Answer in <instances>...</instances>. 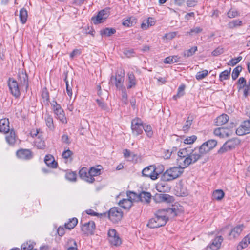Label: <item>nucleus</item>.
Instances as JSON below:
<instances>
[{"instance_id": "1", "label": "nucleus", "mask_w": 250, "mask_h": 250, "mask_svg": "<svg viewBox=\"0 0 250 250\" xmlns=\"http://www.w3.org/2000/svg\"><path fill=\"white\" fill-rule=\"evenodd\" d=\"M182 169L180 167H171L163 173L162 179L164 181H170L176 179L183 173Z\"/></svg>"}, {"instance_id": "2", "label": "nucleus", "mask_w": 250, "mask_h": 250, "mask_svg": "<svg viewBox=\"0 0 250 250\" xmlns=\"http://www.w3.org/2000/svg\"><path fill=\"white\" fill-rule=\"evenodd\" d=\"M189 151L188 147L180 149L177 152L178 158L177 159V163L179 165V167L182 168H186L188 166V158Z\"/></svg>"}, {"instance_id": "3", "label": "nucleus", "mask_w": 250, "mask_h": 250, "mask_svg": "<svg viewBox=\"0 0 250 250\" xmlns=\"http://www.w3.org/2000/svg\"><path fill=\"white\" fill-rule=\"evenodd\" d=\"M177 208V207L175 206H172L171 208L160 209L155 212L154 215L158 216V217L166 220V221L167 222L168 220V217L167 216V213L170 214L172 217H175L178 215V211Z\"/></svg>"}, {"instance_id": "4", "label": "nucleus", "mask_w": 250, "mask_h": 250, "mask_svg": "<svg viewBox=\"0 0 250 250\" xmlns=\"http://www.w3.org/2000/svg\"><path fill=\"white\" fill-rule=\"evenodd\" d=\"M123 213L118 207H113L108 211V218L114 223L119 222L123 217Z\"/></svg>"}, {"instance_id": "5", "label": "nucleus", "mask_w": 250, "mask_h": 250, "mask_svg": "<svg viewBox=\"0 0 250 250\" xmlns=\"http://www.w3.org/2000/svg\"><path fill=\"white\" fill-rule=\"evenodd\" d=\"M144 125L143 122L139 118H136L131 121V129L134 135L138 136L143 133Z\"/></svg>"}, {"instance_id": "6", "label": "nucleus", "mask_w": 250, "mask_h": 250, "mask_svg": "<svg viewBox=\"0 0 250 250\" xmlns=\"http://www.w3.org/2000/svg\"><path fill=\"white\" fill-rule=\"evenodd\" d=\"M109 9L105 8L99 11L97 15L92 18L93 23L97 24L103 22L109 16Z\"/></svg>"}, {"instance_id": "7", "label": "nucleus", "mask_w": 250, "mask_h": 250, "mask_svg": "<svg viewBox=\"0 0 250 250\" xmlns=\"http://www.w3.org/2000/svg\"><path fill=\"white\" fill-rule=\"evenodd\" d=\"M8 85L11 93L15 97H18L20 95V84L13 78H9L8 81Z\"/></svg>"}, {"instance_id": "8", "label": "nucleus", "mask_w": 250, "mask_h": 250, "mask_svg": "<svg viewBox=\"0 0 250 250\" xmlns=\"http://www.w3.org/2000/svg\"><path fill=\"white\" fill-rule=\"evenodd\" d=\"M167 223L166 220L161 219L158 216H155L149 220L147 226L152 229L158 228L165 226Z\"/></svg>"}, {"instance_id": "9", "label": "nucleus", "mask_w": 250, "mask_h": 250, "mask_svg": "<svg viewBox=\"0 0 250 250\" xmlns=\"http://www.w3.org/2000/svg\"><path fill=\"white\" fill-rule=\"evenodd\" d=\"M108 240L112 245L118 246L121 244V240L115 229H110L108 232Z\"/></svg>"}, {"instance_id": "10", "label": "nucleus", "mask_w": 250, "mask_h": 250, "mask_svg": "<svg viewBox=\"0 0 250 250\" xmlns=\"http://www.w3.org/2000/svg\"><path fill=\"white\" fill-rule=\"evenodd\" d=\"M155 165H150L144 168L142 171V174L143 177L149 178L151 180L157 179L156 174H155Z\"/></svg>"}, {"instance_id": "11", "label": "nucleus", "mask_w": 250, "mask_h": 250, "mask_svg": "<svg viewBox=\"0 0 250 250\" xmlns=\"http://www.w3.org/2000/svg\"><path fill=\"white\" fill-rule=\"evenodd\" d=\"M95 224L94 221H90L82 224L81 230L85 234L93 235L95 229Z\"/></svg>"}, {"instance_id": "12", "label": "nucleus", "mask_w": 250, "mask_h": 250, "mask_svg": "<svg viewBox=\"0 0 250 250\" xmlns=\"http://www.w3.org/2000/svg\"><path fill=\"white\" fill-rule=\"evenodd\" d=\"M249 133H250V120L244 121L236 130V134L239 136H242Z\"/></svg>"}, {"instance_id": "13", "label": "nucleus", "mask_w": 250, "mask_h": 250, "mask_svg": "<svg viewBox=\"0 0 250 250\" xmlns=\"http://www.w3.org/2000/svg\"><path fill=\"white\" fill-rule=\"evenodd\" d=\"M16 155L18 158L25 160H29L33 158V153L30 149H20L17 151Z\"/></svg>"}, {"instance_id": "14", "label": "nucleus", "mask_w": 250, "mask_h": 250, "mask_svg": "<svg viewBox=\"0 0 250 250\" xmlns=\"http://www.w3.org/2000/svg\"><path fill=\"white\" fill-rule=\"evenodd\" d=\"M124 72L121 71L120 74H118L115 76H112L110 78V82L112 83L113 81H115V86L117 88L121 89L123 88V83L124 81Z\"/></svg>"}, {"instance_id": "15", "label": "nucleus", "mask_w": 250, "mask_h": 250, "mask_svg": "<svg viewBox=\"0 0 250 250\" xmlns=\"http://www.w3.org/2000/svg\"><path fill=\"white\" fill-rule=\"evenodd\" d=\"M188 151L190 153L188 155V158L190 159L188 162L189 166L190 165L196 163L198 160L200 159L202 157L201 156V154L198 153L197 148L192 149L190 147H188Z\"/></svg>"}, {"instance_id": "16", "label": "nucleus", "mask_w": 250, "mask_h": 250, "mask_svg": "<svg viewBox=\"0 0 250 250\" xmlns=\"http://www.w3.org/2000/svg\"><path fill=\"white\" fill-rule=\"evenodd\" d=\"M79 175L81 179L87 182L92 183L95 181V179L90 176L89 171L86 167L82 168L79 170Z\"/></svg>"}, {"instance_id": "17", "label": "nucleus", "mask_w": 250, "mask_h": 250, "mask_svg": "<svg viewBox=\"0 0 250 250\" xmlns=\"http://www.w3.org/2000/svg\"><path fill=\"white\" fill-rule=\"evenodd\" d=\"M244 228V226L243 224L238 225L235 227L231 230L230 231H229L228 233L229 239H232L238 237L241 233Z\"/></svg>"}, {"instance_id": "18", "label": "nucleus", "mask_w": 250, "mask_h": 250, "mask_svg": "<svg viewBox=\"0 0 250 250\" xmlns=\"http://www.w3.org/2000/svg\"><path fill=\"white\" fill-rule=\"evenodd\" d=\"M18 81L21 87H24L27 90L28 87V77L25 72L21 71L18 74Z\"/></svg>"}, {"instance_id": "19", "label": "nucleus", "mask_w": 250, "mask_h": 250, "mask_svg": "<svg viewBox=\"0 0 250 250\" xmlns=\"http://www.w3.org/2000/svg\"><path fill=\"white\" fill-rule=\"evenodd\" d=\"M154 199L157 202L172 203L173 201V197L172 196L165 193L156 194Z\"/></svg>"}, {"instance_id": "20", "label": "nucleus", "mask_w": 250, "mask_h": 250, "mask_svg": "<svg viewBox=\"0 0 250 250\" xmlns=\"http://www.w3.org/2000/svg\"><path fill=\"white\" fill-rule=\"evenodd\" d=\"M223 240L221 236L215 238L212 243L206 248V250H217L220 247Z\"/></svg>"}, {"instance_id": "21", "label": "nucleus", "mask_w": 250, "mask_h": 250, "mask_svg": "<svg viewBox=\"0 0 250 250\" xmlns=\"http://www.w3.org/2000/svg\"><path fill=\"white\" fill-rule=\"evenodd\" d=\"M54 112L57 118L62 123H67V119L65 116L64 112L60 106H57V108L54 109Z\"/></svg>"}, {"instance_id": "22", "label": "nucleus", "mask_w": 250, "mask_h": 250, "mask_svg": "<svg viewBox=\"0 0 250 250\" xmlns=\"http://www.w3.org/2000/svg\"><path fill=\"white\" fill-rule=\"evenodd\" d=\"M151 195L148 192L142 191L138 196V200L141 202L148 204L151 199Z\"/></svg>"}, {"instance_id": "23", "label": "nucleus", "mask_w": 250, "mask_h": 250, "mask_svg": "<svg viewBox=\"0 0 250 250\" xmlns=\"http://www.w3.org/2000/svg\"><path fill=\"white\" fill-rule=\"evenodd\" d=\"M4 133L6 134L5 139L6 142L10 145H13L16 142L15 133L13 129Z\"/></svg>"}, {"instance_id": "24", "label": "nucleus", "mask_w": 250, "mask_h": 250, "mask_svg": "<svg viewBox=\"0 0 250 250\" xmlns=\"http://www.w3.org/2000/svg\"><path fill=\"white\" fill-rule=\"evenodd\" d=\"M44 162L47 166L51 168H56L58 166L57 162L55 161L53 156L50 154L45 156Z\"/></svg>"}, {"instance_id": "25", "label": "nucleus", "mask_w": 250, "mask_h": 250, "mask_svg": "<svg viewBox=\"0 0 250 250\" xmlns=\"http://www.w3.org/2000/svg\"><path fill=\"white\" fill-rule=\"evenodd\" d=\"M250 243V233L246 236L242 241L239 243L237 247V250H242L243 249L247 247Z\"/></svg>"}, {"instance_id": "26", "label": "nucleus", "mask_w": 250, "mask_h": 250, "mask_svg": "<svg viewBox=\"0 0 250 250\" xmlns=\"http://www.w3.org/2000/svg\"><path fill=\"white\" fill-rule=\"evenodd\" d=\"M8 119H2L0 120V132L6 133L10 131Z\"/></svg>"}, {"instance_id": "27", "label": "nucleus", "mask_w": 250, "mask_h": 250, "mask_svg": "<svg viewBox=\"0 0 250 250\" xmlns=\"http://www.w3.org/2000/svg\"><path fill=\"white\" fill-rule=\"evenodd\" d=\"M229 120V117L225 114L218 116L215 120V125L217 126H221L226 124Z\"/></svg>"}, {"instance_id": "28", "label": "nucleus", "mask_w": 250, "mask_h": 250, "mask_svg": "<svg viewBox=\"0 0 250 250\" xmlns=\"http://www.w3.org/2000/svg\"><path fill=\"white\" fill-rule=\"evenodd\" d=\"M128 79V84L127 86V89H130L135 87L136 84V80L133 72H129L127 74Z\"/></svg>"}, {"instance_id": "29", "label": "nucleus", "mask_w": 250, "mask_h": 250, "mask_svg": "<svg viewBox=\"0 0 250 250\" xmlns=\"http://www.w3.org/2000/svg\"><path fill=\"white\" fill-rule=\"evenodd\" d=\"M119 205L124 209L128 210L131 207L132 203L129 199H123L119 201Z\"/></svg>"}, {"instance_id": "30", "label": "nucleus", "mask_w": 250, "mask_h": 250, "mask_svg": "<svg viewBox=\"0 0 250 250\" xmlns=\"http://www.w3.org/2000/svg\"><path fill=\"white\" fill-rule=\"evenodd\" d=\"M102 169V167L100 165L97 166L96 167H91L89 169L91 177L94 178L95 176L100 175Z\"/></svg>"}, {"instance_id": "31", "label": "nucleus", "mask_w": 250, "mask_h": 250, "mask_svg": "<svg viewBox=\"0 0 250 250\" xmlns=\"http://www.w3.org/2000/svg\"><path fill=\"white\" fill-rule=\"evenodd\" d=\"M137 21V19L135 17L131 16L128 18L126 20L124 21L122 24L125 26L130 27L135 24Z\"/></svg>"}, {"instance_id": "32", "label": "nucleus", "mask_w": 250, "mask_h": 250, "mask_svg": "<svg viewBox=\"0 0 250 250\" xmlns=\"http://www.w3.org/2000/svg\"><path fill=\"white\" fill-rule=\"evenodd\" d=\"M155 24V21L153 18L149 17L146 21H144L141 25V27L144 29L146 30L149 26H152Z\"/></svg>"}, {"instance_id": "33", "label": "nucleus", "mask_w": 250, "mask_h": 250, "mask_svg": "<svg viewBox=\"0 0 250 250\" xmlns=\"http://www.w3.org/2000/svg\"><path fill=\"white\" fill-rule=\"evenodd\" d=\"M239 144V142L237 139H230L225 143V146H227L229 150L235 148V147Z\"/></svg>"}, {"instance_id": "34", "label": "nucleus", "mask_w": 250, "mask_h": 250, "mask_svg": "<svg viewBox=\"0 0 250 250\" xmlns=\"http://www.w3.org/2000/svg\"><path fill=\"white\" fill-rule=\"evenodd\" d=\"M116 29L114 28H106L100 31V34L103 36L109 37L116 33Z\"/></svg>"}, {"instance_id": "35", "label": "nucleus", "mask_w": 250, "mask_h": 250, "mask_svg": "<svg viewBox=\"0 0 250 250\" xmlns=\"http://www.w3.org/2000/svg\"><path fill=\"white\" fill-rule=\"evenodd\" d=\"M78 223V219L76 218L70 219L67 223H65L64 227L65 229H73Z\"/></svg>"}, {"instance_id": "36", "label": "nucleus", "mask_w": 250, "mask_h": 250, "mask_svg": "<svg viewBox=\"0 0 250 250\" xmlns=\"http://www.w3.org/2000/svg\"><path fill=\"white\" fill-rule=\"evenodd\" d=\"M197 51V47L193 46L189 49L184 50L182 54L184 57L187 58L193 56Z\"/></svg>"}, {"instance_id": "37", "label": "nucleus", "mask_w": 250, "mask_h": 250, "mask_svg": "<svg viewBox=\"0 0 250 250\" xmlns=\"http://www.w3.org/2000/svg\"><path fill=\"white\" fill-rule=\"evenodd\" d=\"M45 121L47 126L51 130L54 128L53 119L52 116L49 114L45 115Z\"/></svg>"}, {"instance_id": "38", "label": "nucleus", "mask_w": 250, "mask_h": 250, "mask_svg": "<svg viewBox=\"0 0 250 250\" xmlns=\"http://www.w3.org/2000/svg\"><path fill=\"white\" fill-rule=\"evenodd\" d=\"M28 17V13L26 9L23 8L20 11V18L21 22L22 24L25 23Z\"/></svg>"}, {"instance_id": "39", "label": "nucleus", "mask_w": 250, "mask_h": 250, "mask_svg": "<svg viewBox=\"0 0 250 250\" xmlns=\"http://www.w3.org/2000/svg\"><path fill=\"white\" fill-rule=\"evenodd\" d=\"M231 68H229V70H226L222 72L219 75V80L220 81L224 80H228L230 78Z\"/></svg>"}, {"instance_id": "40", "label": "nucleus", "mask_w": 250, "mask_h": 250, "mask_svg": "<svg viewBox=\"0 0 250 250\" xmlns=\"http://www.w3.org/2000/svg\"><path fill=\"white\" fill-rule=\"evenodd\" d=\"M197 151H198V153L201 154V156L202 157L204 155L208 153L210 150L208 147V146L206 145L205 143H204L201 146H200L199 148L197 149Z\"/></svg>"}, {"instance_id": "41", "label": "nucleus", "mask_w": 250, "mask_h": 250, "mask_svg": "<svg viewBox=\"0 0 250 250\" xmlns=\"http://www.w3.org/2000/svg\"><path fill=\"white\" fill-rule=\"evenodd\" d=\"M212 196L214 199L221 200L224 196V193L222 190L217 189L213 192Z\"/></svg>"}, {"instance_id": "42", "label": "nucleus", "mask_w": 250, "mask_h": 250, "mask_svg": "<svg viewBox=\"0 0 250 250\" xmlns=\"http://www.w3.org/2000/svg\"><path fill=\"white\" fill-rule=\"evenodd\" d=\"M35 145L39 149H43L45 147V142L40 137H38L35 140Z\"/></svg>"}, {"instance_id": "43", "label": "nucleus", "mask_w": 250, "mask_h": 250, "mask_svg": "<svg viewBox=\"0 0 250 250\" xmlns=\"http://www.w3.org/2000/svg\"><path fill=\"white\" fill-rule=\"evenodd\" d=\"M65 177L67 180L71 182H76L77 180V174L75 172H68Z\"/></svg>"}, {"instance_id": "44", "label": "nucleus", "mask_w": 250, "mask_h": 250, "mask_svg": "<svg viewBox=\"0 0 250 250\" xmlns=\"http://www.w3.org/2000/svg\"><path fill=\"white\" fill-rule=\"evenodd\" d=\"M242 70V67L240 65L237 66L236 67H235L232 71V79L233 80H236L239 76L240 72Z\"/></svg>"}, {"instance_id": "45", "label": "nucleus", "mask_w": 250, "mask_h": 250, "mask_svg": "<svg viewBox=\"0 0 250 250\" xmlns=\"http://www.w3.org/2000/svg\"><path fill=\"white\" fill-rule=\"evenodd\" d=\"M242 24V21L238 20H233L232 21L229 22L228 25V27L230 29H233L236 27L240 26Z\"/></svg>"}, {"instance_id": "46", "label": "nucleus", "mask_w": 250, "mask_h": 250, "mask_svg": "<svg viewBox=\"0 0 250 250\" xmlns=\"http://www.w3.org/2000/svg\"><path fill=\"white\" fill-rule=\"evenodd\" d=\"M64 82L66 83V92L68 95L71 98L72 96V84L70 85L68 83V81L67 80V74H65V77L64 78Z\"/></svg>"}, {"instance_id": "47", "label": "nucleus", "mask_w": 250, "mask_h": 250, "mask_svg": "<svg viewBox=\"0 0 250 250\" xmlns=\"http://www.w3.org/2000/svg\"><path fill=\"white\" fill-rule=\"evenodd\" d=\"M192 123V118L188 117L187 118V120L185 125L183 126V130L185 132H187L188 131L189 129L190 128Z\"/></svg>"}, {"instance_id": "48", "label": "nucleus", "mask_w": 250, "mask_h": 250, "mask_svg": "<svg viewBox=\"0 0 250 250\" xmlns=\"http://www.w3.org/2000/svg\"><path fill=\"white\" fill-rule=\"evenodd\" d=\"M96 102L98 105L101 108V109L107 112L109 111V107L107 106V105L106 104L104 103V102L100 99H97Z\"/></svg>"}, {"instance_id": "49", "label": "nucleus", "mask_w": 250, "mask_h": 250, "mask_svg": "<svg viewBox=\"0 0 250 250\" xmlns=\"http://www.w3.org/2000/svg\"><path fill=\"white\" fill-rule=\"evenodd\" d=\"M21 250H36L34 249L33 244L30 242H27L21 246Z\"/></svg>"}, {"instance_id": "50", "label": "nucleus", "mask_w": 250, "mask_h": 250, "mask_svg": "<svg viewBox=\"0 0 250 250\" xmlns=\"http://www.w3.org/2000/svg\"><path fill=\"white\" fill-rule=\"evenodd\" d=\"M208 75V71L207 70H204L202 71H199L197 73L196 75V79L198 80H202L205 78Z\"/></svg>"}, {"instance_id": "51", "label": "nucleus", "mask_w": 250, "mask_h": 250, "mask_svg": "<svg viewBox=\"0 0 250 250\" xmlns=\"http://www.w3.org/2000/svg\"><path fill=\"white\" fill-rule=\"evenodd\" d=\"M42 97L43 99V102H46V103L48 104L49 100V94L46 88H44L42 89Z\"/></svg>"}, {"instance_id": "52", "label": "nucleus", "mask_w": 250, "mask_h": 250, "mask_svg": "<svg viewBox=\"0 0 250 250\" xmlns=\"http://www.w3.org/2000/svg\"><path fill=\"white\" fill-rule=\"evenodd\" d=\"M208 147L210 151L212 149L217 145V142L215 140L211 139L205 142Z\"/></svg>"}, {"instance_id": "53", "label": "nucleus", "mask_w": 250, "mask_h": 250, "mask_svg": "<svg viewBox=\"0 0 250 250\" xmlns=\"http://www.w3.org/2000/svg\"><path fill=\"white\" fill-rule=\"evenodd\" d=\"M174 58H178V56H169L166 58L164 62L166 64H171L179 62L178 60H174Z\"/></svg>"}, {"instance_id": "54", "label": "nucleus", "mask_w": 250, "mask_h": 250, "mask_svg": "<svg viewBox=\"0 0 250 250\" xmlns=\"http://www.w3.org/2000/svg\"><path fill=\"white\" fill-rule=\"evenodd\" d=\"M202 28L197 27L191 29L189 32L187 33V34L189 35L190 36H192L194 34H198L202 32Z\"/></svg>"}, {"instance_id": "55", "label": "nucleus", "mask_w": 250, "mask_h": 250, "mask_svg": "<svg viewBox=\"0 0 250 250\" xmlns=\"http://www.w3.org/2000/svg\"><path fill=\"white\" fill-rule=\"evenodd\" d=\"M143 129L148 137L150 138L152 136L153 133L150 125L144 126Z\"/></svg>"}, {"instance_id": "56", "label": "nucleus", "mask_w": 250, "mask_h": 250, "mask_svg": "<svg viewBox=\"0 0 250 250\" xmlns=\"http://www.w3.org/2000/svg\"><path fill=\"white\" fill-rule=\"evenodd\" d=\"M242 59V56H239L237 58H232L229 62L228 64L231 66H234L237 64Z\"/></svg>"}, {"instance_id": "57", "label": "nucleus", "mask_w": 250, "mask_h": 250, "mask_svg": "<svg viewBox=\"0 0 250 250\" xmlns=\"http://www.w3.org/2000/svg\"><path fill=\"white\" fill-rule=\"evenodd\" d=\"M197 139V137L195 135H192L187 137L184 140V143L186 144H191L193 143Z\"/></svg>"}, {"instance_id": "58", "label": "nucleus", "mask_w": 250, "mask_h": 250, "mask_svg": "<svg viewBox=\"0 0 250 250\" xmlns=\"http://www.w3.org/2000/svg\"><path fill=\"white\" fill-rule=\"evenodd\" d=\"M244 88V96L245 97H247L250 92V83L245 85H240L239 89Z\"/></svg>"}, {"instance_id": "59", "label": "nucleus", "mask_w": 250, "mask_h": 250, "mask_svg": "<svg viewBox=\"0 0 250 250\" xmlns=\"http://www.w3.org/2000/svg\"><path fill=\"white\" fill-rule=\"evenodd\" d=\"M126 194H127V196L128 197L127 199H130V200L132 202L133 201H135L136 200V199H138V195H137L135 192H131V191H128V192H127Z\"/></svg>"}, {"instance_id": "60", "label": "nucleus", "mask_w": 250, "mask_h": 250, "mask_svg": "<svg viewBox=\"0 0 250 250\" xmlns=\"http://www.w3.org/2000/svg\"><path fill=\"white\" fill-rule=\"evenodd\" d=\"M224 52V48L220 46L216 48L212 52V55L213 56H217L220 54H222Z\"/></svg>"}, {"instance_id": "61", "label": "nucleus", "mask_w": 250, "mask_h": 250, "mask_svg": "<svg viewBox=\"0 0 250 250\" xmlns=\"http://www.w3.org/2000/svg\"><path fill=\"white\" fill-rule=\"evenodd\" d=\"M73 155V152L69 149L64 150L62 153V157L65 159H68Z\"/></svg>"}, {"instance_id": "62", "label": "nucleus", "mask_w": 250, "mask_h": 250, "mask_svg": "<svg viewBox=\"0 0 250 250\" xmlns=\"http://www.w3.org/2000/svg\"><path fill=\"white\" fill-rule=\"evenodd\" d=\"M227 15L229 18H233L238 16V12L236 10L230 9L227 13Z\"/></svg>"}, {"instance_id": "63", "label": "nucleus", "mask_w": 250, "mask_h": 250, "mask_svg": "<svg viewBox=\"0 0 250 250\" xmlns=\"http://www.w3.org/2000/svg\"><path fill=\"white\" fill-rule=\"evenodd\" d=\"M177 32H169L168 33L166 34L164 37V38H166L167 40H170L174 38L177 35Z\"/></svg>"}, {"instance_id": "64", "label": "nucleus", "mask_w": 250, "mask_h": 250, "mask_svg": "<svg viewBox=\"0 0 250 250\" xmlns=\"http://www.w3.org/2000/svg\"><path fill=\"white\" fill-rule=\"evenodd\" d=\"M164 170V167L163 166H159L158 167H155V174H156L157 179L158 178V176L161 174Z\"/></svg>"}]
</instances>
